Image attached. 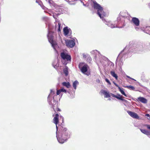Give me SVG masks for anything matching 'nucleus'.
I'll use <instances>...</instances> for the list:
<instances>
[{
    "label": "nucleus",
    "mask_w": 150,
    "mask_h": 150,
    "mask_svg": "<svg viewBox=\"0 0 150 150\" xmlns=\"http://www.w3.org/2000/svg\"><path fill=\"white\" fill-rule=\"evenodd\" d=\"M59 115L57 114L53 119V122L56 124L57 129L56 137L58 142L61 144H63L69 138L70 132L66 128L62 127L60 132H57L58 127L57 124L59 122Z\"/></svg>",
    "instance_id": "nucleus-1"
},
{
    "label": "nucleus",
    "mask_w": 150,
    "mask_h": 150,
    "mask_svg": "<svg viewBox=\"0 0 150 150\" xmlns=\"http://www.w3.org/2000/svg\"><path fill=\"white\" fill-rule=\"evenodd\" d=\"M92 1V7L95 9L97 10V14L100 18L102 19L103 21L105 24L111 28L118 27L115 24H113L110 21H107L105 19L103 18V17L106 16L105 13L104 11L103 8L95 0Z\"/></svg>",
    "instance_id": "nucleus-2"
},
{
    "label": "nucleus",
    "mask_w": 150,
    "mask_h": 150,
    "mask_svg": "<svg viewBox=\"0 0 150 150\" xmlns=\"http://www.w3.org/2000/svg\"><path fill=\"white\" fill-rule=\"evenodd\" d=\"M55 94V91L54 89H52L50 90V94L48 97V101L51 108H53L54 110V107H57V102L54 99V97L56 96Z\"/></svg>",
    "instance_id": "nucleus-3"
},
{
    "label": "nucleus",
    "mask_w": 150,
    "mask_h": 150,
    "mask_svg": "<svg viewBox=\"0 0 150 150\" xmlns=\"http://www.w3.org/2000/svg\"><path fill=\"white\" fill-rule=\"evenodd\" d=\"M48 33L47 35V38L49 42L52 45V47H53L54 50L57 52V45L56 42L53 40V33L51 31V29L50 25H48Z\"/></svg>",
    "instance_id": "nucleus-4"
},
{
    "label": "nucleus",
    "mask_w": 150,
    "mask_h": 150,
    "mask_svg": "<svg viewBox=\"0 0 150 150\" xmlns=\"http://www.w3.org/2000/svg\"><path fill=\"white\" fill-rule=\"evenodd\" d=\"M60 56L62 59V62L64 65H66L70 62L71 59V56L66 52H61Z\"/></svg>",
    "instance_id": "nucleus-5"
},
{
    "label": "nucleus",
    "mask_w": 150,
    "mask_h": 150,
    "mask_svg": "<svg viewBox=\"0 0 150 150\" xmlns=\"http://www.w3.org/2000/svg\"><path fill=\"white\" fill-rule=\"evenodd\" d=\"M79 67L81 72L85 73L87 71L88 66L85 63H80L79 64Z\"/></svg>",
    "instance_id": "nucleus-6"
},
{
    "label": "nucleus",
    "mask_w": 150,
    "mask_h": 150,
    "mask_svg": "<svg viewBox=\"0 0 150 150\" xmlns=\"http://www.w3.org/2000/svg\"><path fill=\"white\" fill-rule=\"evenodd\" d=\"M65 43L68 47L71 48L74 47L75 44V40L74 39L67 40H66Z\"/></svg>",
    "instance_id": "nucleus-7"
},
{
    "label": "nucleus",
    "mask_w": 150,
    "mask_h": 150,
    "mask_svg": "<svg viewBox=\"0 0 150 150\" xmlns=\"http://www.w3.org/2000/svg\"><path fill=\"white\" fill-rule=\"evenodd\" d=\"M127 112L132 117L137 119H139V117L135 112L129 111H127Z\"/></svg>",
    "instance_id": "nucleus-8"
},
{
    "label": "nucleus",
    "mask_w": 150,
    "mask_h": 150,
    "mask_svg": "<svg viewBox=\"0 0 150 150\" xmlns=\"http://www.w3.org/2000/svg\"><path fill=\"white\" fill-rule=\"evenodd\" d=\"M110 94L111 95V96L114 97H115L118 99L120 100H122L123 101H124L125 102H127V101L126 100L122 98V97L119 94H117V95H114L113 94L111 93Z\"/></svg>",
    "instance_id": "nucleus-9"
},
{
    "label": "nucleus",
    "mask_w": 150,
    "mask_h": 150,
    "mask_svg": "<svg viewBox=\"0 0 150 150\" xmlns=\"http://www.w3.org/2000/svg\"><path fill=\"white\" fill-rule=\"evenodd\" d=\"M55 23V30L57 31L59 33L60 32L61 29L62 28L61 27V24L59 21H56Z\"/></svg>",
    "instance_id": "nucleus-10"
},
{
    "label": "nucleus",
    "mask_w": 150,
    "mask_h": 150,
    "mask_svg": "<svg viewBox=\"0 0 150 150\" xmlns=\"http://www.w3.org/2000/svg\"><path fill=\"white\" fill-rule=\"evenodd\" d=\"M63 30L64 35L65 36H70L71 34V30L68 29L67 27L64 28Z\"/></svg>",
    "instance_id": "nucleus-11"
},
{
    "label": "nucleus",
    "mask_w": 150,
    "mask_h": 150,
    "mask_svg": "<svg viewBox=\"0 0 150 150\" xmlns=\"http://www.w3.org/2000/svg\"><path fill=\"white\" fill-rule=\"evenodd\" d=\"M132 21L136 26H138L139 25V21L138 19L136 18H133L132 19Z\"/></svg>",
    "instance_id": "nucleus-12"
},
{
    "label": "nucleus",
    "mask_w": 150,
    "mask_h": 150,
    "mask_svg": "<svg viewBox=\"0 0 150 150\" xmlns=\"http://www.w3.org/2000/svg\"><path fill=\"white\" fill-rule=\"evenodd\" d=\"M101 93L103 94L104 95L105 98H109L110 97V95L109 94V93L107 92L104 90H102L100 91Z\"/></svg>",
    "instance_id": "nucleus-13"
},
{
    "label": "nucleus",
    "mask_w": 150,
    "mask_h": 150,
    "mask_svg": "<svg viewBox=\"0 0 150 150\" xmlns=\"http://www.w3.org/2000/svg\"><path fill=\"white\" fill-rule=\"evenodd\" d=\"M137 101H139L143 103H147V100L142 97H139L137 98Z\"/></svg>",
    "instance_id": "nucleus-14"
},
{
    "label": "nucleus",
    "mask_w": 150,
    "mask_h": 150,
    "mask_svg": "<svg viewBox=\"0 0 150 150\" xmlns=\"http://www.w3.org/2000/svg\"><path fill=\"white\" fill-rule=\"evenodd\" d=\"M141 132L143 134L147 135H150V131L147 130H146L144 129H140Z\"/></svg>",
    "instance_id": "nucleus-15"
},
{
    "label": "nucleus",
    "mask_w": 150,
    "mask_h": 150,
    "mask_svg": "<svg viewBox=\"0 0 150 150\" xmlns=\"http://www.w3.org/2000/svg\"><path fill=\"white\" fill-rule=\"evenodd\" d=\"M63 86L66 87L67 88H69L70 87L71 85L69 82H63L62 83Z\"/></svg>",
    "instance_id": "nucleus-16"
},
{
    "label": "nucleus",
    "mask_w": 150,
    "mask_h": 150,
    "mask_svg": "<svg viewBox=\"0 0 150 150\" xmlns=\"http://www.w3.org/2000/svg\"><path fill=\"white\" fill-rule=\"evenodd\" d=\"M110 74L113 77H114L116 80L118 79V76L115 72L113 71H111L110 72Z\"/></svg>",
    "instance_id": "nucleus-17"
},
{
    "label": "nucleus",
    "mask_w": 150,
    "mask_h": 150,
    "mask_svg": "<svg viewBox=\"0 0 150 150\" xmlns=\"http://www.w3.org/2000/svg\"><path fill=\"white\" fill-rule=\"evenodd\" d=\"M127 47H126L118 55L117 59L116 61V64H117V62H118V59L121 56V55L122 54V53H123V52H125V51H126V50L127 49Z\"/></svg>",
    "instance_id": "nucleus-18"
},
{
    "label": "nucleus",
    "mask_w": 150,
    "mask_h": 150,
    "mask_svg": "<svg viewBox=\"0 0 150 150\" xmlns=\"http://www.w3.org/2000/svg\"><path fill=\"white\" fill-rule=\"evenodd\" d=\"M79 82L77 81H75L73 83V86L75 90L76 89L77 86Z\"/></svg>",
    "instance_id": "nucleus-19"
},
{
    "label": "nucleus",
    "mask_w": 150,
    "mask_h": 150,
    "mask_svg": "<svg viewBox=\"0 0 150 150\" xmlns=\"http://www.w3.org/2000/svg\"><path fill=\"white\" fill-rule=\"evenodd\" d=\"M68 67H66L64 69L63 71L66 76L68 75Z\"/></svg>",
    "instance_id": "nucleus-20"
},
{
    "label": "nucleus",
    "mask_w": 150,
    "mask_h": 150,
    "mask_svg": "<svg viewBox=\"0 0 150 150\" xmlns=\"http://www.w3.org/2000/svg\"><path fill=\"white\" fill-rule=\"evenodd\" d=\"M118 89H119V91H120V92L121 93L122 95H123L127 97V96L126 94L125 93L123 88H121L120 87H119Z\"/></svg>",
    "instance_id": "nucleus-21"
},
{
    "label": "nucleus",
    "mask_w": 150,
    "mask_h": 150,
    "mask_svg": "<svg viewBox=\"0 0 150 150\" xmlns=\"http://www.w3.org/2000/svg\"><path fill=\"white\" fill-rule=\"evenodd\" d=\"M127 14V13L126 12H121L120 14V15L121 16L123 17H125L126 16Z\"/></svg>",
    "instance_id": "nucleus-22"
},
{
    "label": "nucleus",
    "mask_w": 150,
    "mask_h": 150,
    "mask_svg": "<svg viewBox=\"0 0 150 150\" xmlns=\"http://www.w3.org/2000/svg\"><path fill=\"white\" fill-rule=\"evenodd\" d=\"M48 3L51 6H54L55 5V4L54 3L53 1L52 0H48Z\"/></svg>",
    "instance_id": "nucleus-23"
},
{
    "label": "nucleus",
    "mask_w": 150,
    "mask_h": 150,
    "mask_svg": "<svg viewBox=\"0 0 150 150\" xmlns=\"http://www.w3.org/2000/svg\"><path fill=\"white\" fill-rule=\"evenodd\" d=\"M91 53L92 54H97V53H98V54H100L99 52L96 50L92 51L91 52Z\"/></svg>",
    "instance_id": "nucleus-24"
},
{
    "label": "nucleus",
    "mask_w": 150,
    "mask_h": 150,
    "mask_svg": "<svg viewBox=\"0 0 150 150\" xmlns=\"http://www.w3.org/2000/svg\"><path fill=\"white\" fill-rule=\"evenodd\" d=\"M125 88H127L130 90H134V88L132 86H126L125 87Z\"/></svg>",
    "instance_id": "nucleus-25"
},
{
    "label": "nucleus",
    "mask_w": 150,
    "mask_h": 150,
    "mask_svg": "<svg viewBox=\"0 0 150 150\" xmlns=\"http://www.w3.org/2000/svg\"><path fill=\"white\" fill-rule=\"evenodd\" d=\"M123 64V62L122 60H121V59H120V60L119 61L118 64L120 67H121Z\"/></svg>",
    "instance_id": "nucleus-26"
},
{
    "label": "nucleus",
    "mask_w": 150,
    "mask_h": 150,
    "mask_svg": "<svg viewBox=\"0 0 150 150\" xmlns=\"http://www.w3.org/2000/svg\"><path fill=\"white\" fill-rule=\"evenodd\" d=\"M61 89L59 90H57V92H56V95H59V94L61 93Z\"/></svg>",
    "instance_id": "nucleus-27"
},
{
    "label": "nucleus",
    "mask_w": 150,
    "mask_h": 150,
    "mask_svg": "<svg viewBox=\"0 0 150 150\" xmlns=\"http://www.w3.org/2000/svg\"><path fill=\"white\" fill-rule=\"evenodd\" d=\"M52 108L53 109L54 111H55L56 110L59 111H61L60 110L59 108H57H57L54 107V110L53 109V108Z\"/></svg>",
    "instance_id": "nucleus-28"
},
{
    "label": "nucleus",
    "mask_w": 150,
    "mask_h": 150,
    "mask_svg": "<svg viewBox=\"0 0 150 150\" xmlns=\"http://www.w3.org/2000/svg\"><path fill=\"white\" fill-rule=\"evenodd\" d=\"M61 91V92H63L65 93H66L67 92V90L64 89V88H62L61 89H60Z\"/></svg>",
    "instance_id": "nucleus-29"
},
{
    "label": "nucleus",
    "mask_w": 150,
    "mask_h": 150,
    "mask_svg": "<svg viewBox=\"0 0 150 150\" xmlns=\"http://www.w3.org/2000/svg\"><path fill=\"white\" fill-rule=\"evenodd\" d=\"M36 2L38 3L39 5L41 6L42 4V2L41 1H38L37 0H36Z\"/></svg>",
    "instance_id": "nucleus-30"
},
{
    "label": "nucleus",
    "mask_w": 150,
    "mask_h": 150,
    "mask_svg": "<svg viewBox=\"0 0 150 150\" xmlns=\"http://www.w3.org/2000/svg\"><path fill=\"white\" fill-rule=\"evenodd\" d=\"M105 81H106L109 84H111V83L110 82V81L109 80H108L107 79L105 78Z\"/></svg>",
    "instance_id": "nucleus-31"
},
{
    "label": "nucleus",
    "mask_w": 150,
    "mask_h": 150,
    "mask_svg": "<svg viewBox=\"0 0 150 150\" xmlns=\"http://www.w3.org/2000/svg\"><path fill=\"white\" fill-rule=\"evenodd\" d=\"M148 30H150V27H147L146 28L145 30L146 31Z\"/></svg>",
    "instance_id": "nucleus-32"
},
{
    "label": "nucleus",
    "mask_w": 150,
    "mask_h": 150,
    "mask_svg": "<svg viewBox=\"0 0 150 150\" xmlns=\"http://www.w3.org/2000/svg\"><path fill=\"white\" fill-rule=\"evenodd\" d=\"M113 83L115 84V86H116L118 88H119V86L117 84H116V83L115 82H114V81H113Z\"/></svg>",
    "instance_id": "nucleus-33"
},
{
    "label": "nucleus",
    "mask_w": 150,
    "mask_h": 150,
    "mask_svg": "<svg viewBox=\"0 0 150 150\" xmlns=\"http://www.w3.org/2000/svg\"><path fill=\"white\" fill-rule=\"evenodd\" d=\"M120 19H121V18L120 17H118L117 18V20L118 23H119V21H120Z\"/></svg>",
    "instance_id": "nucleus-34"
},
{
    "label": "nucleus",
    "mask_w": 150,
    "mask_h": 150,
    "mask_svg": "<svg viewBox=\"0 0 150 150\" xmlns=\"http://www.w3.org/2000/svg\"><path fill=\"white\" fill-rule=\"evenodd\" d=\"M148 129H150V126L149 125H146Z\"/></svg>",
    "instance_id": "nucleus-35"
},
{
    "label": "nucleus",
    "mask_w": 150,
    "mask_h": 150,
    "mask_svg": "<svg viewBox=\"0 0 150 150\" xmlns=\"http://www.w3.org/2000/svg\"><path fill=\"white\" fill-rule=\"evenodd\" d=\"M81 1V3H83V6H86V4H84V3L83 2V1Z\"/></svg>",
    "instance_id": "nucleus-36"
},
{
    "label": "nucleus",
    "mask_w": 150,
    "mask_h": 150,
    "mask_svg": "<svg viewBox=\"0 0 150 150\" xmlns=\"http://www.w3.org/2000/svg\"><path fill=\"white\" fill-rule=\"evenodd\" d=\"M145 116H147V117H149V116H150L149 115V114H146L145 115Z\"/></svg>",
    "instance_id": "nucleus-37"
},
{
    "label": "nucleus",
    "mask_w": 150,
    "mask_h": 150,
    "mask_svg": "<svg viewBox=\"0 0 150 150\" xmlns=\"http://www.w3.org/2000/svg\"><path fill=\"white\" fill-rule=\"evenodd\" d=\"M127 78H129V79H132V78H131V77H130V76H127Z\"/></svg>",
    "instance_id": "nucleus-38"
},
{
    "label": "nucleus",
    "mask_w": 150,
    "mask_h": 150,
    "mask_svg": "<svg viewBox=\"0 0 150 150\" xmlns=\"http://www.w3.org/2000/svg\"><path fill=\"white\" fill-rule=\"evenodd\" d=\"M110 62V63H111V65H112L113 66H114V64H113V63H112V62Z\"/></svg>",
    "instance_id": "nucleus-39"
},
{
    "label": "nucleus",
    "mask_w": 150,
    "mask_h": 150,
    "mask_svg": "<svg viewBox=\"0 0 150 150\" xmlns=\"http://www.w3.org/2000/svg\"><path fill=\"white\" fill-rule=\"evenodd\" d=\"M53 17H54V18H56V17L55 16V15H54V14L53 15Z\"/></svg>",
    "instance_id": "nucleus-40"
},
{
    "label": "nucleus",
    "mask_w": 150,
    "mask_h": 150,
    "mask_svg": "<svg viewBox=\"0 0 150 150\" xmlns=\"http://www.w3.org/2000/svg\"><path fill=\"white\" fill-rule=\"evenodd\" d=\"M68 0L69 1H73L72 0Z\"/></svg>",
    "instance_id": "nucleus-41"
},
{
    "label": "nucleus",
    "mask_w": 150,
    "mask_h": 150,
    "mask_svg": "<svg viewBox=\"0 0 150 150\" xmlns=\"http://www.w3.org/2000/svg\"><path fill=\"white\" fill-rule=\"evenodd\" d=\"M131 79H132V80H134V81H136V80H135L134 79L132 78Z\"/></svg>",
    "instance_id": "nucleus-42"
},
{
    "label": "nucleus",
    "mask_w": 150,
    "mask_h": 150,
    "mask_svg": "<svg viewBox=\"0 0 150 150\" xmlns=\"http://www.w3.org/2000/svg\"><path fill=\"white\" fill-rule=\"evenodd\" d=\"M131 79H132V80H134V81H136V80H135L134 79L132 78Z\"/></svg>",
    "instance_id": "nucleus-43"
},
{
    "label": "nucleus",
    "mask_w": 150,
    "mask_h": 150,
    "mask_svg": "<svg viewBox=\"0 0 150 150\" xmlns=\"http://www.w3.org/2000/svg\"><path fill=\"white\" fill-rule=\"evenodd\" d=\"M108 100H111V98H109V99H108Z\"/></svg>",
    "instance_id": "nucleus-44"
},
{
    "label": "nucleus",
    "mask_w": 150,
    "mask_h": 150,
    "mask_svg": "<svg viewBox=\"0 0 150 150\" xmlns=\"http://www.w3.org/2000/svg\"><path fill=\"white\" fill-rule=\"evenodd\" d=\"M53 66H54V68H55V66H54L53 64Z\"/></svg>",
    "instance_id": "nucleus-45"
},
{
    "label": "nucleus",
    "mask_w": 150,
    "mask_h": 150,
    "mask_svg": "<svg viewBox=\"0 0 150 150\" xmlns=\"http://www.w3.org/2000/svg\"><path fill=\"white\" fill-rule=\"evenodd\" d=\"M62 117V119L63 120V117Z\"/></svg>",
    "instance_id": "nucleus-46"
},
{
    "label": "nucleus",
    "mask_w": 150,
    "mask_h": 150,
    "mask_svg": "<svg viewBox=\"0 0 150 150\" xmlns=\"http://www.w3.org/2000/svg\"><path fill=\"white\" fill-rule=\"evenodd\" d=\"M120 28H122V27H120Z\"/></svg>",
    "instance_id": "nucleus-47"
},
{
    "label": "nucleus",
    "mask_w": 150,
    "mask_h": 150,
    "mask_svg": "<svg viewBox=\"0 0 150 150\" xmlns=\"http://www.w3.org/2000/svg\"><path fill=\"white\" fill-rule=\"evenodd\" d=\"M146 33H148L146 32Z\"/></svg>",
    "instance_id": "nucleus-48"
}]
</instances>
